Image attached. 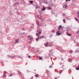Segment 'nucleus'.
Instances as JSON below:
<instances>
[{
	"mask_svg": "<svg viewBox=\"0 0 79 79\" xmlns=\"http://www.w3.org/2000/svg\"><path fill=\"white\" fill-rule=\"evenodd\" d=\"M36 36H38V39H41V38H40L41 37V36L39 35L38 33H36Z\"/></svg>",
	"mask_w": 79,
	"mask_h": 79,
	"instance_id": "1",
	"label": "nucleus"
},
{
	"mask_svg": "<svg viewBox=\"0 0 79 79\" xmlns=\"http://www.w3.org/2000/svg\"><path fill=\"white\" fill-rule=\"evenodd\" d=\"M44 45L45 47H48V44L47 42H46L44 44Z\"/></svg>",
	"mask_w": 79,
	"mask_h": 79,
	"instance_id": "2",
	"label": "nucleus"
},
{
	"mask_svg": "<svg viewBox=\"0 0 79 79\" xmlns=\"http://www.w3.org/2000/svg\"><path fill=\"white\" fill-rule=\"evenodd\" d=\"M63 7V8H65V9H64V10H65V9H66V8H67V5H65V6H64Z\"/></svg>",
	"mask_w": 79,
	"mask_h": 79,
	"instance_id": "3",
	"label": "nucleus"
},
{
	"mask_svg": "<svg viewBox=\"0 0 79 79\" xmlns=\"http://www.w3.org/2000/svg\"><path fill=\"white\" fill-rule=\"evenodd\" d=\"M43 3H46V4H47V2L46 0H44L43 1Z\"/></svg>",
	"mask_w": 79,
	"mask_h": 79,
	"instance_id": "4",
	"label": "nucleus"
},
{
	"mask_svg": "<svg viewBox=\"0 0 79 79\" xmlns=\"http://www.w3.org/2000/svg\"><path fill=\"white\" fill-rule=\"evenodd\" d=\"M57 35H61V33H56Z\"/></svg>",
	"mask_w": 79,
	"mask_h": 79,
	"instance_id": "5",
	"label": "nucleus"
},
{
	"mask_svg": "<svg viewBox=\"0 0 79 79\" xmlns=\"http://www.w3.org/2000/svg\"><path fill=\"white\" fill-rule=\"evenodd\" d=\"M33 39V37L32 36H31L30 38V40H32Z\"/></svg>",
	"mask_w": 79,
	"mask_h": 79,
	"instance_id": "6",
	"label": "nucleus"
},
{
	"mask_svg": "<svg viewBox=\"0 0 79 79\" xmlns=\"http://www.w3.org/2000/svg\"><path fill=\"white\" fill-rule=\"evenodd\" d=\"M18 3L16 2L14 4V5L15 6H17V5H18Z\"/></svg>",
	"mask_w": 79,
	"mask_h": 79,
	"instance_id": "7",
	"label": "nucleus"
},
{
	"mask_svg": "<svg viewBox=\"0 0 79 79\" xmlns=\"http://www.w3.org/2000/svg\"><path fill=\"white\" fill-rule=\"evenodd\" d=\"M69 28V27H66L65 28V29H66V30H67V31H69V30H67V29H68Z\"/></svg>",
	"mask_w": 79,
	"mask_h": 79,
	"instance_id": "8",
	"label": "nucleus"
},
{
	"mask_svg": "<svg viewBox=\"0 0 79 79\" xmlns=\"http://www.w3.org/2000/svg\"><path fill=\"white\" fill-rule=\"evenodd\" d=\"M45 10V8H44V7L43 8V9H42L41 10H40V11H42V10H43V11H44Z\"/></svg>",
	"mask_w": 79,
	"mask_h": 79,
	"instance_id": "9",
	"label": "nucleus"
},
{
	"mask_svg": "<svg viewBox=\"0 0 79 79\" xmlns=\"http://www.w3.org/2000/svg\"><path fill=\"white\" fill-rule=\"evenodd\" d=\"M52 43H53L52 42V43H49L50 45H49L48 46L49 47H52V45H52Z\"/></svg>",
	"mask_w": 79,
	"mask_h": 79,
	"instance_id": "10",
	"label": "nucleus"
},
{
	"mask_svg": "<svg viewBox=\"0 0 79 79\" xmlns=\"http://www.w3.org/2000/svg\"><path fill=\"white\" fill-rule=\"evenodd\" d=\"M68 61H69V62H71V61H72V59H69V60Z\"/></svg>",
	"mask_w": 79,
	"mask_h": 79,
	"instance_id": "11",
	"label": "nucleus"
},
{
	"mask_svg": "<svg viewBox=\"0 0 79 79\" xmlns=\"http://www.w3.org/2000/svg\"><path fill=\"white\" fill-rule=\"evenodd\" d=\"M17 43H18V40H16L15 41V44H16Z\"/></svg>",
	"mask_w": 79,
	"mask_h": 79,
	"instance_id": "12",
	"label": "nucleus"
},
{
	"mask_svg": "<svg viewBox=\"0 0 79 79\" xmlns=\"http://www.w3.org/2000/svg\"><path fill=\"white\" fill-rule=\"evenodd\" d=\"M67 35H69V36H70V35H71V34L68 33V32H67Z\"/></svg>",
	"mask_w": 79,
	"mask_h": 79,
	"instance_id": "13",
	"label": "nucleus"
},
{
	"mask_svg": "<svg viewBox=\"0 0 79 79\" xmlns=\"http://www.w3.org/2000/svg\"><path fill=\"white\" fill-rule=\"evenodd\" d=\"M41 33H42V31H40L39 32V33H38V34H41Z\"/></svg>",
	"mask_w": 79,
	"mask_h": 79,
	"instance_id": "14",
	"label": "nucleus"
},
{
	"mask_svg": "<svg viewBox=\"0 0 79 79\" xmlns=\"http://www.w3.org/2000/svg\"><path fill=\"white\" fill-rule=\"evenodd\" d=\"M63 22H64V23H66V20H65V19H63Z\"/></svg>",
	"mask_w": 79,
	"mask_h": 79,
	"instance_id": "15",
	"label": "nucleus"
},
{
	"mask_svg": "<svg viewBox=\"0 0 79 79\" xmlns=\"http://www.w3.org/2000/svg\"><path fill=\"white\" fill-rule=\"evenodd\" d=\"M62 27H61V25H60L59 27V28H58V29H61V28Z\"/></svg>",
	"mask_w": 79,
	"mask_h": 79,
	"instance_id": "16",
	"label": "nucleus"
},
{
	"mask_svg": "<svg viewBox=\"0 0 79 79\" xmlns=\"http://www.w3.org/2000/svg\"><path fill=\"white\" fill-rule=\"evenodd\" d=\"M36 24H37L38 25H39V21H37V22H36Z\"/></svg>",
	"mask_w": 79,
	"mask_h": 79,
	"instance_id": "17",
	"label": "nucleus"
},
{
	"mask_svg": "<svg viewBox=\"0 0 79 79\" xmlns=\"http://www.w3.org/2000/svg\"><path fill=\"white\" fill-rule=\"evenodd\" d=\"M39 58L40 60H42V57H40Z\"/></svg>",
	"mask_w": 79,
	"mask_h": 79,
	"instance_id": "18",
	"label": "nucleus"
},
{
	"mask_svg": "<svg viewBox=\"0 0 79 79\" xmlns=\"http://www.w3.org/2000/svg\"><path fill=\"white\" fill-rule=\"evenodd\" d=\"M52 32H53V33H54V32H55V30H53L52 31Z\"/></svg>",
	"mask_w": 79,
	"mask_h": 79,
	"instance_id": "19",
	"label": "nucleus"
},
{
	"mask_svg": "<svg viewBox=\"0 0 79 79\" xmlns=\"http://www.w3.org/2000/svg\"><path fill=\"white\" fill-rule=\"evenodd\" d=\"M6 75L4 74L3 77H6Z\"/></svg>",
	"mask_w": 79,
	"mask_h": 79,
	"instance_id": "20",
	"label": "nucleus"
},
{
	"mask_svg": "<svg viewBox=\"0 0 79 79\" xmlns=\"http://www.w3.org/2000/svg\"><path fill=\"white\" fill-rule=\"evenodd\" d=\"M38 76H39V75H38V74H37L36 75L35 77H38Z\"/></svg>",
	"mask_w": 79,
	"mask_h": 79,
	"instance_id": "21",
	"label": "nucleus"
},
{
	"mask_svg": "<svg viewBox=\"0 0 79 79\" xmlns=\"http://www.w3.org/2000/svg\"><path fill=\"white\" fill-rule=\"evenodd\" d=\"M13 76V74H11L10 75H9V76L11 77V76Z\"/></svg>",
	"mask_w": 79,
	"mask_h": 79,
	"instance_id": "22",
	"label": "nucleus"
},
{
	"mask_svg": "<svg viewBox=\"0 0 79 79\" xmlns=\"http://www.w3.org/2000/svg\"><path fill=\"white\" fill-rule=\"evenodd\" d=\"M79 67H78L76 69H77V70H79Z\"/></svg>",
	"mask_w": 79,
	"mask_h": 79,
	"instance_id": "23",
	"label": "nucleus"
},
{
	"mask_svg": "<svg viewBox=\"0 0 79 79\" xmlns=\"http://www.w3.org/2000/svg\"><path fill=\"white\" fill-rule=\"evenodd\" d=\"M69 52L70 53H72L73 52V51H72V50H70Z\"/></svg>",
	"mask_w": 79,
	"mask_h": 79,
	"instance_id": "24",
	"label": "nucleus"
},
{
	"mask_svg": "<svg viewBox=\"0 0 79 79\" xmlns=\"http://www.w3.org/2000/svg\"><path fill=\"white\" fill-rule=\"evenodd\" d=\"M48 9H49V10H51V7H48Z\"/></svg>",
	"mask_w": 79,
	"mask_h": 79,
	"instance_id": "25",
	"label": "nucleus"
},
{
	"mask_svg": "<svg viewBox=\"0 0 79 79\" xmlns=\"http://www.w3.org/2000/svg\"><path fill=\"white\" fill-rule=\"evenodd\" d=\"M75 20H76V21H78V19H76V18H75Z\"/></svg>",
	"mask_w": 79,
	"mask_h": 79,
	"instance_id": "26",
	"label": "nucleus"
},
{
	"mask_svg": "<svg viewBox=\"0 0 79 79\" xmlns=\"http://www.w3.org/2000/svg\"><path fill=\"white\" fill-rule=\"evenodd\" d=\"M3 73H4V74H6V72L4 71Z\"/></svg>",
	"mask_w": 79,
	"mask_h": 79,
	"instance_id": "27",
	"label": "nucleus"
},
{
	"mask_svg": "<svg viewBox=\"0 0 79 79\" xmlns=\"http://www.w3.org/2000/svg\"><path fill=\"white\" fill-rule=\"evenodd\" d=\"M52 14H53V15H55V13L54 12H53V11H52Z\"/></svg>",
	"mask_w": 79,
	"mask_h": 79,
	"instance_id": "28",
	"label": "nucleus"
},
{
	"mask_svg": "<svg viewBox=\"0 0 79 79\" xmlns=\"http://www.w3.org/2000/svg\"><path fill=\"white\" fill-rule=\"evenodd\" d=\"M30 2L31 3H32L33 2V1H30Z\"/></svg>",
	"mask_w": 79,
	"mask_h": 79,
	"instance_id": "29",
	"label": "nucleus"
},
{
	"mask_svg": "<svg viewBox=\"0 0 79 79\" xmlns=\"http://www.w3.org/2000/svg\"><path fill=\"white\" fill-rule=\"evenodd\" d=\"M52 66L51 65V66H49V68H52Z\"/></svg>",
	"mask_w": 79,
	"mask_h": 79,
	"instance_id": "30",
	"label": "nucleus"
},
{
	"mask_svg": "<svg viewBox=\"0 0 79 79\" xmlns=\"http://www.w3.org/2000/svg\"><path fill=\"white\" fill-rule=\"evenodd\" d=\"M38 38H37L36 39V42H37V40H38Z\"/></svg>",
	"mask_w": 79,
	"mask_h": 79,
	"instance_id": "31",
	"label": "nucleus"
},
{
	"mask_svg": "<svg viewBox=\"0 0 79 79\" xmlns=\"http://www.w3.org/2000/svg\"><path fill=\"white\" fill-rule=\"evenodd\" d=\"M77 45L78 46H79V43H77Z\"/></svg>",
	"mask_w": 79,
	"mask_h": 79,
	"instance_id": "32",
	"label": "nucleus"
},
{
	"mask_svg": "<svg viewBox=\"0 0 79 79\" xmlns=\"http://www.w3.org/2000/svg\"><path fill=\"white\" fill-rule=\"evenodd\" d=\"M44 38V36H43L42 37H40V38H41V39H42V38Z\"/></svg>",
	"mask_w": 79,
	"mask_h": 79,
	"instance_id": "33",
	"label": "nucleus"
},
{
	"mask_svg": "<svg viewBox=\"0 0 79 79\" xmlns=\"http://www.w3.org/2000/svg\"><path fill=\"white\" fill-rule=\"evenodd\" d=\"M57 33H60V31H59V30H58V31H57Z\"/></svg>",
	"mask_w": 79,
	"mask_h": 79,
	"instance_id": "34",
	"label": "nucleus"
},
{
	"mask_svg": "<svg viewBox=\"0 0 79 79\" xmlns=\"http://www.w3.org/2000/svg\"><path fill=\"white\" fill-rule=\"evenodd\" d=\"M71 0H66V2H68V1H70Z\"/></svg>",
	"mask_w": 79,
	"mask_h": 79,
	"instance_id": "35",
	"label": "nucleus"
},
{
	"mask_svg": "<svg viewBox=\"0 0 79 79\" xmlns=\"http://www.w3.org/2000/svg\"><path fill=\"white\" fill-rule=\"evenodd\" d=\"M31 56H28L29 58H31Z\"/></svg>",
	"mask_w": 79,
	"mask_h": 79,
	"instance_id": "36",
	"label": "nucleus"
},
{
	"mask_svg": "<svg viewBox=\"0 0 79 79\" xmlns=\"http://www.w3.org/2000/svg\"><path fill=\"white\" fill-rule=\"evenodd\" d=\"M77 18H79V15H77Z\"/></svg>",
	"mask_w": 79,
	"mask_h": 79,
	"instance_id": "37",
	"label": "nucleus"
},
{
	"mask_svg": "<svg viewBox=\"0 0 79 79\" xmlns=\"http://www.w3.org/2000/svg\"><path fill=\"white\" fill-rule=\"evenodd\" d=\"M77 15H79V12H77Z\"/></svg>",
	"mask_w": 79,
	"mask_h": 79,
	"instance_id": "38",
	"label": "nucleus"
},
{
	"mask_svg": "<svg viewBox=\"0 0 79 79\" xmlns=\"http://www.w3.org/2000/svg\"><path fill=\"white\" fill-rule=\"evenodd\" d=\"M63 16H65V14H64L63 15Z\"/></svg>",
	"mask_w": 79,
	"mask_h": 79,
	"instance_id": "39",
	"label": "nucleus"
},
{
	"mask_svg": "<svg viewBox=\"0 0 79 79\" xmlns=\"http://www.w3.org/2000/svg\"><path fill=\"white\" fill-rule=\"evenodd\" d=\"M77 34H79V31H77Z\"/></svg>",
	"mask_w": 79,
	"mask_h": 79,
	"instance_id": "40",
	"label": "nucleus"
},
{
	"mask_svg": "<svg viewBox=\"0 0 79 79\" xmlns=\"http://www.w3.org/2000/svg\"><path fill=\"white\" fill-rule=\"evenodd\" d=\"M36 8H39V7L36 6Z\"/></svg>",
	"mask_w": 79,
	"mask_h": 79,
	"instance_id": "41",
	"label": "nucleus"
},
{
	"mask_svg": "<svg viewBox=\"0 0 79 79\" xmlns=\"http://www.w3.org/2000/svg\"><path fill=\"white\" fill-rule=\"evenodd\" d=\"M30 35H29L28 36V38H29V37H30Z\"/></svg>",
	"mask_w": 79,
	"mask_h": 79,
	"instance_id": "42",
	"label": "nucleus"
},
{
	"mask_svg": "<svg viewBox=\"0 0 79 79\" xmlns=\"http://www.w3.org/2000/svg\"><path fill=\"white\" fill-rule=\"evenodd\" d=\"M29 44H31V41H30L29 42Z\"/></svg>",
	"mask_w": 79,
	"mask_h": 79,
	"instance_id": "43",
	"label": "nucleus"
},
{
	"mask_svg": "<svg viewBox=\"0 0 79 79\" xmlns=\"http://www.w3.org/2000/svg\"><path fill=\"white\" fill-rule=\"evenodd\" d=\"M40 19H41V15H40Z\"/></svg>",
	"mask_w": 79,
	"mask_h": 79,
	"instance_id": "44",
	"label": "nucleus"
},
{
	"mask_svg": "<svg viewBox=\"0 0 79 79\" xmlns=\"http://www.w3.org/2000/svg\"><path fill=\"white\" fill-rule=\"evenodd\" d=\"M21 0V1H23V0Z\"/></svg>",
	"mask_w": 79,
	"mask_h": 79,
	"instance_id": "45",
	"label": "nucleus"
},
{
	"mask_svg": "<svg viewBox=\"0 0 79 79\" xmlns=\"http://www.w3.org/2000/svg\"><path fill=\"white\" fill-rule=\"evenodd\" d=\"M61 73H60V74H61Z\"/></svg>",
	"mask_w": 79,
	"mask_h": 79,
	"instance_id": "46",
	"label": "nucleus"
},
{
	"mask_svg": "<svg viewBox=\"0 0 79 79\" xmlns=\"http://www.w3.org/2000/svg\"><path fill=\"white\" fill-rule=\"evenodd\" d=\"M57 79L56 78H55V79Z\"/></svg>",
	"mask_w": 79,
	"mask_h": 79,
	"instance_id": "47",
	"label": "nucleus"
},
{
	"mask_svg": "<svg viewBox=\"0 0 79 79\" xmlns=\"http://www.w3.org/2000/svg\"><path fill=\"white\" fill-rule=\"evenodd\" d=\"M52 0H51V1H52Z\"/></svg>",
	"mask_w": 79,
	"mask_h": 79,
	"instance_id": "48",
	"label": "nucleus"
},
{
	"mask_svg": "<svg viewBox=\"0 0 79 79\" xmlns=\"http://www.w3.org/2000/svg\"><path fill=\"white\" fill-rule=\"evenodd\" d=\"M32 25H33V26H34V24H33Z\"/></svg>",
	"mask_w": 79,
	"mask_h": 79,
	"instance_id": "49",
	"label": "nucleus"
},
{
	"mask_svg": "<svg viewBox=\"0 0 79 79\" xmlns=\"http://www.w3.org/2000/svg\"><path fill=\"white\" fill-rule=\"evenodd\" d=\"M62 64V63H61L60 64Z\"/></svg>",
	"mask_w": 79,
	"mask_h": 79,
	"instance_id": "50",
	"label": "nucleus"
},
{
	"mask_svg": "<svg viewBox=\"0 0 79 79\" xmlns=\"http://www.w3.org/2000/svg\"><path fill=\"white\" fill-rule=\"evenodd\" d=\"M61 73H62V71H61Z\"/></svg>",
	"mask_w": 79,
	"mask_h": 79,
	"instance_id": "51",
	"label": "nucleus"
},
{
	"mask_svg": "<svg viewBox=\"0 0 79 79\" xmlns=\"http://www.w3.org/2000/svg\"><path fill=\"white\" fill-rule=\"evenodd\" d=\"M49 61H48V62H49Z\"/></svg>",
	"mask_w": 79,
	"mask_h": 79,
	"instance_id": "52",
	"label": "nucleus"
},
{
	"mask_svg": "<svg viewBox=\"0 0 79 79\" xmlns=\"http://www.w3.org/2000/svg\"><path fill=\"white\" fill-rule=\"evenodd\" d=\"M1 33H2V32H1Z\"/></svg>",
	"mask_w": 79,
	"mask_h": 79,
	"instance_id": "53",
	"label": "nucleus"
},
{
	"mask_svg": "<svg viewBox=\"0 0 79 79\" xmlns=\"http://www.w3.org/2000/svg\"><path fill=\"white\" fill-rule=\"evenodd\" d=\"M45 26H46V25H45Z\"/></svg>",
	"mask_w": 79,
	"mask_h": 79,
	"instance_id": "54",
	"label": "nucleus"
},
{
	"mask_svg": "<svg viewBox=\"0 0 79 79\" xmlns=\"http://www.w3.org/2000/svg\"><path fill=\"white\" fill-rule=\"evenodd\" d=\"M62 60H63L62 59Z\"/></svg>",
	"mask_w": 79,
	"mask_h": 79,
	"instance_id": "55",
	"label": "nucleus"
}]
</instances>
